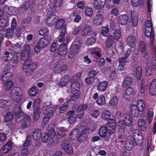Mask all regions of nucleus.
I'll use <instances>...</instances> for the list:
<instances>
[{
	"label": "nucleus",
	"mask_w": 156,
	"mask_h": 156,
	"mask_svg": "<svg viewBox=\"0 0 156 156\" xmlns=\"http://www.w3.org/2000/svg\"><path fill=\"white\" fill-rule=\"evenodd\" d=\"M16 122L18 123H21V128L25 129L30 125L31 119L30 116L28 115H20L16 117Z\"/></svg>",
	"instance_id": "f257e3e1"
},
{
	"label": "nucleus",
	"mask_w": 156,
	"mask_h": 156,
	"mask_svg": "<svg viewBox=\"0 0 156 156\" xmlns=\"http://www.w3.org/2000/svg\"><path fill=\"white\" fill-rule=\"evenodd\" d=\"M34 64L30 62H24L23 66V70L26 76H30L32 74L35 70Z\"/></svg>",
	"instance_id": "f03ea898"
},
{
	"label": "nucleus",
	"mask_w": 156,
	"mask_h": 156,
	"mask_svg": "<svg viewBox=\"0 0 156 156\" xmlns=\"http://www.w3.org/2000/svg\"><path fill=\"white\" fill-rule=\"evenodd\" d=\"M116 126V122L115 120L111 119L108 121L107 124V133L109 134V136H107L106 139L107 141L110 138L109 135L113 134L115 131Z\"/></svg>",
	"instance_id": "7ed1b4c3"
},
{
	"label": "nucleus",
	"mask_w": 156,
	"mask_h": 156,
	"mask_svg": "<svg viewBox=\"0 0 156 156\" xmlns=\"http://www.w3.org/2000/svg\"><path fill=\"white\" fill-rule=\"evenodd\" d=\"M93 31L92 25L89 20L86 21L85 24L82 29L81 34L82 36H86Z\"/></svg>",
	"instance_id": "20e7f679"
},
{
	"label": "nucleus",
	"mask_w": 156,
	"mask_h": 156,
	"mask_svg": "<svg viewBox=\"0 0 156 156\" xmlns=\"http://www.w3.org/2000/svg\"><path fill=\"white\" fill-rule=\"evenodd\" d=\"M140 132L139 129H134L133 131V137L135 140L136 144L140 146L143 143V137L140 133Z\"/></svg>",
	"instance_id": "39448f33"
},
{
	"label": "nucleus",
	"mask_w": 156,
	"mask_h": 156,
	"mask_svg": "<svg viewBox=\"0 0 156 156\" xmlns=\"http://www.w3.org/2000/svg\"><path fill=\"white\" fill-rule=\"evenodd\" d=\"M145 35L147 37H150L154 35V31L152 30V23L151 20H148L146 23Z\"/></svg>",
	"instance_id": "423d86ee"
},
{
	"label": "nucleus",
	"mask_w": 156,
	"mask_h": 156,
	"mask_svg": "<svg viewBox=\"0 0 156 156\" xmlns=\"http://www.w3.org/2000/svg\"><path fill=\"white\" fill-rule=\"evenodd\" d=\"M51 40V37L50 36H46L41 38L39 41L38 44L43 48L48 46Z\"/></svg>",
	"instance_id": "0eeeda50"
},
{
	"label": "nucleus",
	"mask_w": 156,
	"mask_h": 156,
	"mask_svg": "<svg viewBox=\"0 0 156 156\" xmlns=\"http://www.w3.org/2000/svg\"><path fill=\"white\" fill-rule=\"evenodd\" d=\"M79 49L80 47L77 44H73L72 45L70 48L68 57L70 58H73L77 54Z\"/></svg>",
	"instance_id": "6e6552de"
},
{
	"label": "nucleus",
	"mask_w": 156,
	"mask_h": 156,
	"mask_svg": "<svg viewBox=\"0 0 156 156\" xmlns=\"http://www.w3.org/2000/svg\"><path fill=\"white\" fill-rule=\"evenodd\" d=\"M122 131L123 132V134H121L119 136V139H116L115 141L116 146L117 148H121L122 145H123L125 143V141L122 140L126 138L127 135L126 134L124 133V130Z\"/></svg>",
	"instance_id": "1a4fd4ad"
},
{
	"label": "nucleus",
	"mask_w": 156,
	"mask_h": 156,
	"mask_svg": "<svg viewBox=\"0 0 156 156\" xmlns=\"http://www.w3.org/2000/svg\"><path fill=\"white\" fill-rule=\"evenodd\" d=\"M90 133V129L89 128H86L84 129L81 132L77 139L80 142H83L86 140L87 136V135Z\"/></svg>",
	"instance_id": "9d476101"
},
{
	"label": "nucleus",
	"mask_w": 156,
	"mask_h": 156,
	"mask_svg": "<svg viewBox=\"0 0 156 156\" xmlns=\"http://www.w3.org/2000/svg\"><path fill=\"white\" fill-rule=\"evenodd\" d=\"M104 18L100 14L96 13L92 21L93 24L95 26H98L101 25Z\"/></svg>",
	"instance_id": "9b49d317"
},
{
	"label": "nucleus",
	"mask_w": 156,
	"mask_h": 156,
	"mask_svg": "<svg viewBox=\"0 0 156 156\" xmlns=\"http://www.w3.org/2000/svg\"><path fill=\"white\" fill-rule=\"evenodd\" d=\"M61 147L66 151V152L70 154L73 153V147L71 144L66 143L64 141L61 144Z\"/></svg>",
	"instance_id": "f8f14e48"
},
{
	"label": "nucleus",
	"mask_w": 156,
	"mask_h": 156,
	"mask_svg": "<svg viewBox=\"0 0 156 156\" xmlns=\"http://www.w3.org/2000/svg\"><path fill=\"white\" fill-rule=\"evenodd\" d=\"M58 53L61 56L66 55L68 51V47L66 43H63L59 46L58 49Z\"/></svg>",
	"instance_id": "ddd939ff"
},
{
	"label": "nucleus",
	"mask_w": 156,
	"mask_h": 156,
	"mask_svg": "<svg viewBox=\"0 0 156 156\" xmlns=\"http://www.w3.org/2000/svg\"><path fill=\"white\" fill-rule=\"evenodd\" d=\"M66 115L69 116L68 118V122L70 124L73 123L76 120L77 115L75 113L73 110H71L68 112Z\"/></svg>",
	"instance_id": "4468645a"
},
{
	"label": "nucleus",
	"mask_w": 156,
	"mask_h": 156,
	"mask_svg": "<svg viewBox=\"0 0 156 156\" xmlns=\"http://www.w3.org/2000/svg\"><path fill=\"white\" fill-rule=\"evenodd\" d=\"M154 112L151 108H149L145 113L144 116L148 122L151 124Z\"/></svg>",
	"instance_id": "2eb2a0df"
},
{
	"label": "nucleus",
	"mask_w": 156,
	"mask_h": 156,
	"mask_svg": "<svg viewBox=\"0 0 156 156\" xmlns=\"http://www.w3.org/2000/svg\"><path fill=\"white\" fill-rule=\"evenodd\" d=\"M12 74L11 72H6L3 73L0 76V78L2 79V82L5 81H12Z\"/></svg>",
	"instance_id": "dca6fc26"
},
{
	"label": "nucleus",
	"mask_w": 156,
	"mask_h": 156,
	"mask_svg": "<svg viewBox=\"0 0 156 156\" xmlns=\"http://www.w3.org/2000/svg\"><path fill=\"white\" fill-rule=\"evenodd\" d=\"M30 54L25 51H22L21 54V59L22 60L24 61V62L29 63L31 62V60L30 56Z\"/></svg>",
	"instance_id": "f3484780"
},
{
	"label": "nucleus",
	"mask_w": 156,
	"mask_h": 156,
	"mask_svg": "<svg viewBox=\"0 0 156 156\" xmlns=\"http://www.w3.org/2000/svg\"><path fill=\"white\" fill-rule=\"evenodd\" d=\"M149 94L152 96L156 95V79L152 80L149 87Z\"/></svg>",
	"instance_id": "a211bd4d"
},
{
	"label": "nucleus",
	"mask_w": 156,
	"mask_h": 156,
	"mask_svg": "<svg viewBox=\"0 0 156 156\" xmlns=\"http://www.w3.org/2000/svg\"><path fill=\"white\" fill-rule=\"evenodd\" d=\"M57 21V19L56 16L51 15L47 19L46 24L48 26H52L55 25Z\"/></svg>",
	"instance_id": "6ab92c4d"
},
{
	"label": "nucleus",
	"mask_w": 156,
	"mask_h": 156,
	"mask_svg": "<svg viewBox=\"0 0 156 156\" xmlns=\"http://www.w3.org/2000/svg\"><path fill=\"white\" fill-rule=\"evenodd\" d=\"M136 91V90L131 87H128L125 90L124 98L125 99H127L129 97H131L132 95H134Z\"/></svg>",
	"instance_id": "aec40b11"
},
{
	"label": "nucleus",
	"mask_w": 156,
	"mask_h": 156,
	"mask_svg": "<svg viewBox=\"0 0 156 156\" xmlns=\"http://www.w3.org/2000/svg\"><path fill=\"white\" fill-rule=\"evenodd\" d=\"M128 17L127 15L122 14L120 16L118 19V22L119 24L124 25L128 22Z\"/></svg>",
	"instance_id": "412c9836"
},
{
	"label": "nucleus",
	"mask_w": 156,
	"mask_h": 156,
	"mask_svg": "<svg viewBox=\"0 0 156 156\" xmlns=\"http://www.w3.org/2000/svg\"><path fill=\"white\" fill-rule=\"evenodd\" d=\"M106 0H95L94 6L97 9L103 8L105 6Z\"/></svg>",
	"instance_id": "4be33fe9"
},
{
	"label": "nucleus",
	"mask_w": 156,
	"mask_h": 156,
	"mask_svg": "<svg viewBox=\"0 0 156 156\" xmlns=\"http://www.w3.org/2000/svg\"><path fill=\"white\" fill-rule=\"evenodd\" d=\"M12 147V142L9 141L1 149L0 152L2 154H4L8 152L11 150Z\"/></svg>",
	"instance_id": "5701e85b"
},
{
	"label": "nucleus",
	"mask_w": 156,
	"mask_h": 156,
	"mask_svg": "<svg viewBox=\"0 0 156 156\" xmlns=\"http://www.w3.org/2000/svg\"><path fill=\"white\" fill-rule=\"evenodd\" d=\"M108 83L106 81H103L98 83L97 86V89L100 92L105 91L107 87Z\"/></svg>",
	"instance_id": "b1692460"
},
{
	"label": "nucleus",
	"mask_w": 156,
	"mask_h": 156,
	"mask_svg": "<svg viewBox=\"0 0 156 156\" xmlns=\"http://www.w3.org/2000/svg\"><path fill=\"white\" fill-rule=\"evenodd\" d=\"M130 112L132 115L134 117H137L138 116L140 112H141L138 110V108L136 106V105H132L130 108Z\"/></svg>",
	"instance_id": "393cba45"
},
{
	"label": "nucleus",
	"mask_w": 156,
	"mask_h": 156,
	"mask_svg": "<svg viewBox=\"0 0 156 156\" xmlns=\"http://www.w3.org/2000/svg\"><path fill=\"white\" fill-rule=\"evenodd\" d=\"M123 117V119L124 120L123 121L125 122L126 125L127 126H131L133 121L130 115L127 113H125V115Z\"/></svg>",
	"instance_id": "a878e982"
},
{
	"label": "nucleus",
	"mask_w": 156,
	"mask_h": 156,
	"mask_svg": "<svg viewBox=\"0 0 156 156\" xmlns=\"http://www.w3.org/2000/svg\"><path fill=\"white\" fill-rule=\"evenodd\" d=\"M11 101L9 100H0V108H7L11 105Z\"/></svg>",
	"instance_id": "bb28decb"
},
{
	"label": "nucleus",
	"mask_w": 156,
	"mask_h": 156,
	"mask_svg": "<svg viewBox=\"0 0 156 156\" xmlns=\"http://www.w3.org/2000/svg\"><path fill=\"white\" fill-rule=\"evenodd\" d=\"M136 38L132 35H130L128 37L127 40V44L130 47L133 48L136 44Z\"/></svg>",
	"instance_id": "cd10ccee"
},
{
	"label": "nucleus",
	"mask_w": 156,
	"mask_h": 156,
	"mask_svg": "<svg viewBox=\"0 0 156 156\" xmlns=\"http://www.w3.org/2000/svg\"><path fill=\"white\" fill-rule=\"evenodd\" d=\"M55 108L52 107L51 104L49 105H46L43 108V110L44 111V113L48 115L49 113H52L55 110Z\"/></svg>",
	"instance_id": "c85d7f7f"
},
{
	"label": "nucleus",
	"mask_w": 156,
	"mask_h": 156,
	"mask_svg": "<svg viewBox=\"0 0 156 156\" xmlns=\"http://www.w3.org/2000/svg\"><path fill=\"white\" fill-rule=\"evenodd\" d=\"M153 56L151 60L152 65L153 66V70H156V46L153 47V50L152 51Z\"/></svg>",
	"instance_id": "c756f323"
},
{
	"label": "nucleus",
	"mask_w": 156,
	"mask_h": 156,
	"mask_svg": "<svg viewBox=\"0 0 156 156\" xmlns=\"http://www.w3.org/2000/svg\"><path fill=\"white\" fill-rule=\"evenodd\" d=\"M20 94H23V91L20 88L17 87H13L10 93V96Z\"/></svg>",
	"instance_id": "7c9ffc66"
},
{
	"label": "nucleus",
	"mask_w": 156,
	"mask_h": 156,
	"mask_svg": "<svg viewBox=\"0 0 156 156\" xmlns=\"http://www.w3.org/2000/svg\"><path fill=\"white\" fill-rule=\"evenodd\" d=\"M125 144L126 149L129 151L132 149L133 148V141L132 139H131L129 137H128Z\"/></svg>",
	"instance_id": "2f4dec72"
},
{
	"label": "nucleus",
	"mask_w": 156,
	"mask_h": 156,
	"mask_svg": "<svg viewBox=\"0 0 156 156\" xmlns=\"http://www.w3.org/2000/svg\"><path fill=\"white\" fill-rule=\"evenodd\" d=\"M114 38L112 35L109 36L107 38L105 43V47L107 48H110L114 42Z\"/></svg>",
	"instance_id": "473e14b6"
},
{
	"label": "nucleus",
	"mask_w": 156,
	"mask_h": 156,
	"mask_svg": "<svg viewBox=\"0 0 156 156\" xmlns=\"http://www.w3.org/2000/svg\"><path fill=\"white\" fill-rule=\"evenodd\" d=\"M80 85L79 83L77 81L73 82L71 86V91L72 93H76L79 90Z\"/></svg>",
	"instance_id": "72a5a7b5"
},
{
	"label": "nucleus",
	"mask_w": 156,
	"mask_h": 156,
	"mask_svg": "<svg viewBox=\"0 0 156 156\" xmlns=\"http://www.w3.org/2000/svg\"><path fill=\"white\" fill-rule=\"evenodd\" d=\"M24 4L21 6V8L23 10H27L30 7L34 4L33 1L31 2L30 0H24Z\"/></svg>",
	"instance_id": "f704fd0d"
},
{
	"label": "nucleus",
	"mask_w": 156,
	"mask_h": 156,
	"mask_svg": "<svg viewBox=\"0 0 156 156\" xmlns=\"http://www.w3.org/2000/svg\"><path fill=\"white\" fill-rule=\"evenodd\" d=\"M136 105L141 112H143L145 108V103L144 100H139Z\"/></svg>",
	"instance_id": "c9c22d12"
},
{
	"label": "nucleus",
	"mask_w": 156,
	"mask_h": 156,
	"mask_svg": "<svg viewBox=\"0 0 156 156\" xmlns=\"http://www.w3.org/2000/svg\"><path fill=\"white\" fill-rule=\"evenodd\" d=\"M80 132V130L79 129H74L70 133V137L71 139L74 140L77 139Z\"/></svg>",
	"instance_id": "e433bc0d"
},
{
	"label": "nucleus",
	"mask_w": 156,
	"mask_h": 156,
	"mask_svg": "<svg viewBox=\"0 0 156 156\" xmlns=\"http://www.w3.org/2000/svg\"><path fill=\"white\" fill-rule=\"evenodd\" d=\"M41 130L39 129H36L33 132L32 137L34 140H38L41 137Z\"/></svg>",
	"instance_id": "4c0bfd02"
},
{
	"label": "nucleus",
	"mask_w": 156,
	"mask_h": 156,
	"mask_svg": "<svg viewBox=\"0 0 156 156\" xmlns=\"http://www.w3.org/2000/svg\"><path fill=\"white\" fill-rule=\"evenodd\" d=\"M13 111L14 113L16 115V117L20 115H23L21 108L19 105L14 107Z\"/></svg>",
	"instance_id": "58836bf2"
},
{
	"label": "nucleus",
	"mask_w": 156,
	"mask_h": 156,
	"mask_svg": "<svg viewBox=\"0 0 156 156\" xmlns=\"http://www.w3.org/2000/svg\"><path fill=\"white\" fill-rule=\"evenodd\" d=\"M120 0H108L106 3V7L108 9H110L115 4H119Z\"/></svg>",
	"instance_id": "ea45409f"
},
{
	"label": "nucleus",
	"mask_w": 156,
	"mask_h": 156,
	"mask_svg": "<svg viewBox=\"0 0 156 156\" xmlns=\"http://www.w3.org/2000/svg\"><path fill=\"white\" fill-rule=\"evenodd\" d=\"M69 80V77L68 75H66L63 77L58 83V85L61 87L66 86Z\"/></svg>",
	"instance_id": "a19ab883"
},
{
	"label": "nucleus",
	"mask_w": 156,
	"mask_h": 156,
	"mask_svg": "<svg viewBox=\"0 0 156 156\" xmlns=\"http://www.w3.org/2000/svg\"><path fill=\"white\" fill-rule=\"evenodd\" d=\"M14 33V30L13 29L9 28L6 30L5 33V37L8 39H10L13 37Z\"/></svg>",
	"instance_id": "79ce46f5"
},
{
	"label": "nucleus",
	"mask_w": 156,
	"mask_h": 156,
	"mask_svg": "<svg viewBox=\"0 0 156 156\" xmlns=\"http://www.w3.org/2000/svg\"><path fill=\"white\" fill-rule=\"evenodd\" d=\"M3 88L5 90H8L13 85L12 81L2 82Z\"/></svg>",
	"instance_id": "37998d69"
},
{
	"label": "nucleus",
	"mask_w": 156,
	"mask_h": 156,
	"mask_svg": "<svg viewBox=\"0 0 156 156\" xmlns=\"http://www.w3.org/2000/svg\"><path fill=\"white\" fill-rule=\"evenodd\" d=\"M133 79L131 77H126L123 82L122 85L123 87H126L129 86L132 83Z\"/></svg>",
	"instance_id": "c03bdc74"
},
{
	"label": "nucleus",
	"mask_w": 156,
	"mask_h": 156,
	"mask_svg": "<svg viewBox=\"0 0 156 156\" xmlns=\"http://www.w3.org/2000/svg\"><path fill=\"white\" fill-rule=\"evenodd\" d=\"M138 124L141 131H145L146 130V126L145 120L142 119H140L138 121Z\"/></svg>",
	"instance_id": "a18cd8bd"
},
{
	"label": "nucleus",
	"mask_w": 156,
	"mask_h": 156,
	"mask_svg": "<svg viewBox=\"0 0 156 156\" xmlns=\"http://www.w3.org/2000/svg\"><path fill=\"white\" fill-rule=\"evenodd\" d=\"M39 90L36 86H34L30 89L29 91V94L30 96H34L38 92Z\"/></svg>",
	"instance_id": "49530a36"
},
{
	"label": "nucleus",
	"mask_w": 156,
	"mask_h": 156,
	"mask_svg": "<svg viewBox=\"0 0 156 156\" xmlns=\"http://www.w3.org/2000/svg\"><path fill=\"white\" fill-rule=\"evenodd\" d=\"M131 18L133 26L136 27L138 24V22L137 15L136 14H134V13H131Z\"/></svg>",
	"instance_id": "de8ad7c7"
},
{
	"label": "nucleus",
	"mask_w": 156,
	"mask_h": 156,
	"mask_svg": "<svg viewBox=\"0 0 156 156\" xmlns=\"http://www.w3.org/2000/svg\"><path fill=\"white\" fill-rule=\"evenodd\" d=\"M23 97V94H18L11 96L12 100L14 102H19L21 101Z\"/></svg>",
	"instance_id": "09e8293b"
},
{
	"label": "nucleus",
	"mask_w": 156,
	"mask_h": 156,
	"mask_svg": "<svg viewBox=\"0 0 156 156\" xmlns=\"http://www.w3.org/2000/svg\"><path fill=\"white\" fill-rule=\"evenodd\" d=\"M111 115V113L108 110H105L103 111L102 117L105 120H107L109 119Z\"/></svg>",
	"instance_id": "8fccbe9b"
},
{
	"label": "nucleus",
	"mask_w": 156,
	"mask_h": 156,
	"mask_svg": "<svg viewBox=\"0 0 156 156\" xmlns=\"http://www.w3.org/2000/svg\"><path fill=\"white\" fill-rule=\"evenodd\" d=\"M69 104V101H67L62 105L59 107V112L60 113H63L67 110L68 108Z\"/></svg>",
	"instance_id": "3c124183"
},
{
	"label": "nucleus",
	"mask_w": 156,
	"mask_h": 156,
	"mask_svg": "<svg viewBox=\"0 0 156 156\" xmlns=\"http://www.w3.org/2000/svg\"><path fill=\"white\" fill-rule=\"evenodd\" d=\"M19 58L18 56H14L13 57L9 62L10 66L13 67L15 66L18 62Z\"/></svg>",
	"instance_id": "603ef678"
},
{
	"label": "nucleus",
	"mask_w": 156,
	"mask_h": 156,
	"mask_svg": "<svg viewBox=\"0 0 156 156\" xmlns=\"http://www.w3.org/2000/svg\"><path fill=\"white\" fill-rule=\"evenodd\" d=\"M107 132V127L102 126L100 128L99 130V135L102 137L105 136Z\"/></svg>",
	"instance_id": "864d4df0"
},
{
	"label": "nucleus",
	"mask_w": 156,
	"mask_h": 156,
	"mask_svg": "<svg viewBox=\"0 0 156 156\" xmlns=\"http://www.w3.org/2000/svg\"><path fill=\"white\" fill-rule=\"evenodd\" d=\"M65 23V20L62 19H57V21L55 23V28L56 29H59L62 27Z\"/></svg>",
	"instance_id": "5fc2aeb1"
},
{
	"label": "nucleus",
	"mask_w": 156,
	"mask_h": 156,
	"mask_svg": "<svg viewBox=\"0 0 156 156\" xmlns=\"http://www.w3.org/2000/svg\"><path fill=\"white\" fill-rule=\"evenodd\" d=\"M56 70H58V72H59L61 71H65L67 70V67L66 65H63L61 66L59 64H57L55 66V68Z\"/></svg>",
	"instance_id": "6e6d98bb"
},
{
	"label": "nucleus",
	"mask_w": 156,
	"mask_h": 156,
	"mask_svg": "<svg viewBox=\"0 0 156 156\" xmlns=\"http://www.w3.org/2000/svg\"><path fill=\"white\" fill-rule=\"evenodd\" d=\"M41 112L40 108L39 107H37L36 110L35 111L34 113L33 117L34 120L36 121L39 119L40 117Z\"/></svg>",
	"instance_id": "4d7b16f0"
},
{
	"label": "nucleus",
	"mask_w": 156,
	"mask_h": 156,
	"mask_svg": "<svg viewBox=\"0 0 156 156\" xmlns=\"http://www.w3.org/2000/svg\"><path fill=\"white\" fill-rule=\"evenodd\" d=\"M8 19L7 17H2L0 20V25L3 27H5L8 24Z\"/></svg>",
	"instance_id": "13d9d810"
},
{
	"label": "nucleus",
	"mask_w": 156,
	"mask_h": 156,
	"mask_svg": "<svg viewBox=\"0 0 156 156\" xmlns=\"http://www.w3.org/2000/svg\"><path fill=\"white\" fill-rule=\"evenodd\" d=\"M97 103L99 105H104L105 102V96L103 95H100L98 98L97 101Z\"/></svg>",
	"instance_id": "bf43d9fd"
},
{
	"label": "nucleus",
	"mask_w": 156,
	"mask_h": 156,
	"mask_svg": "<svg viewBox=\"0 0 156 156\" xmlns=\"http://www.w3.org/2000/svg\"><path fill=\"white\" fill-rule=\"evenodd\" d=\"M139 50L140 52L144 53L147 50L146 44L143 41H140L139 43Z\"/></svg>",
	"instance_id": "052dcab7"
},
{
	"label": "nucleus",
	"mask_w": 156,
	"mask_h": 156,
	"mask_svg": "<svg viewBox=\"0 0 156 156\" xmlns=\"http://www.w3.org/2000/svg\"><path fill=\"white\" fill-rule=\"evenodd\" d=\"M136 76L137 80H140L142 76V70L141 67L138 66L136 69Z\"/></svg>",
	"instance_id": "680f3d73"
},
{
	"label": "nucleus",
	"mask_w": 156,
	"mask_h": 156,
	"mask_svg": "<svg viewBox=\"0 0 156 156\" xmlns=\"http://www.w3.org/2000/svg\"><path fill=\"white\" fill-rule=\"evenodd\" d=\"M11 54L8 51L5 52L4 56L2 57V59L5 62H8L11 58Z\"/></svg>",
	"instance_id": "e2e57ef3"
},
{
	"label": "nucleus",
	"mask_w": 156,
	"mask_h": 156,
	"mask_svg": "<svg viewBox=\"0 0 156 156\" xmlns=\"http://www.w3.org/2000/svg\"><path fill=\"white\" fill-rule=\"evenodd\" d=\"M93 13V9L92 8L86 7L85 8V13L86 16L91 17Z\"/></svg>",
	"instance_id": "0e129e2a"
},
{
	"label": "nucleus",
	"mask_w": 156,
	"mask_h": 156,
	"mask_svg": "<svg viewBox=\"0 0 156 156\" xmlns=\"http://www.w3.org/2000/svg\"><path fill=\"white\" fill-rule=\"evenodd\" d=\"M121 32L120 29H116L114 33V39L116 40H119L121 36Z\"/></svg>",
	"instance_id": "69168bd1"
},
{
	"label": "nucleus",
	"mask_w": 156,
	"mask_h": 156,
	"mask_svg": "<svg viewBox=\"0 0 156 156\" xmlns=\"http://www.w3.org/2000/svg\"><path fill=\"white\" fill-rule=\"evenodd\" d=\"M118 101L117 97L115 96L112 98L109 102V104L111 106H115L117 105Z\"/></svg>",
	"instance_id": "338daca9"
},
{
	"label": "nucleus",
	"mask_w": 156,
	"mask_h": 156,
	"mask_svg": "<svg viewBox=\"0 0 156 156\" xmlns=\"http://www.w3.org/2000/svg\"><path fill=\"white\" fill-rule=\"evenodd\" d=\"M109 30L108 26L103 27L101 29V33L104 36H107L108 34Z\"/></svg>",
	"instance_id": "774afa93"
}]
</instances>
